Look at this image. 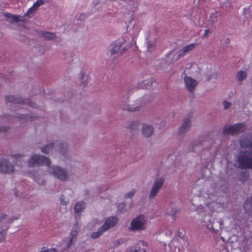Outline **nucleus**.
<instances>
[{"instance_id":"nucleus-1","label":"nucleus","mask_w":252,"mask_h":252,"mask_svg":"<svg viewBox=\"0 0 252 252\" xmlns=\"http://www.w3.org/2000/svg\"><path fill=\"white\" fill-rule=\"evenodd\" d=\"M239 143L242 147L249 149L242 153L238 158V166L252 168V142L250 141L249 136L241 137Z\"/></svg>"},{"instance_id":"nucleus-2","label":"nucleus","mask_w":252,"mask_h":252,"mask_svg":"<svg viewBox=\"0 0 252 252\" xmlns=\"http://www.w3.org/2000/svg\"><path fill=\"white\" fill-rule=\"evenodd\" d=\"M24 157L21 154H16L9 155L8 159L0 158V172L8 174L13 173L15 171L14 167L9 160L16 163L21 162Z\"/></svg>"},{"instance_id":"nucleus-3","label":"nucleus","mask_w":252,"mask_h":252,"mask_svg":"<svg viewBox=\"0 0 252 252\" xmlns=\"http://www.w3.org/2000/svg\"><path fill=\"white\" fill-rule=\"evenodd\" d=\"M148 220L146 216L139 215L132 220L128 229L131 231L141 232L146 229Z\"/></svg>"},{"instance_id":"nucleus-4","label":"nucleus","mask_w":252,"mask_h":252,"mask_svg":"<svg viewBox=\"0 0 252 252\" xmlns=\"http://www.w3.org/2000/svg\"><path fill=\"white\" fill-rule=\"evenodd\" d=\"M47 173L62 181H66L69 178L67 171L63 168L57 165L47 166Z\"/></svg>"},{"instance_id":"nucleus-5","label":"nucleus","mask_w":252,"mask_h":252,"mask_svg":"<svg viewBox=\"0 0 252 252\" xmlns=\"http://www.w3.org/2000/svg\"><path fill=\"white\" fill-rule=\"evenodd\" d=\"M51 162L50 159L40 155H34L31 157L28 161V166L34 167L40 165H45L47 167L51 165Z\"/></svg>"},{"instance_id":"nucleus-6","label":"nucleus","mask_w":252,"mask_h":252,"mask_svg":"<svg viewBox=\"0 0 252 252\" xmlns=\"http://www.w3.org/2000/svg\"><path fill=\"white\" fill-rule=\"evenodd\" d=\"M203 225L211 232L217 233L219 232L220 229H221L223 226V223L222 221H218L215 222L212 221L209 216L206 217L203 220Z\"/></svg>"},{"instance_id":"nucleus-7","label":"nucleus","mask_w":252,"mask_h":252,"mask_svg":"<svg viewBox=\"0 0 252 252\" xmlns=\"http://www.w3.org/2000/svg\"><path fill=\"white\" fill-rule=\"evenodd\" d=\"M164 183V179L162 177H158L154 180L149 194L150 199H153L157 195Z\"/></svg>"},{"instance_id":"nucleus-8","label":"nucleus","mask_w":252,"mask_h":252,"mask_svg":"<svg viewBox=\"0 0 252 252\" xmlns=\"http://www.w3.org/2000/svg\"><path fill=\"white\" fill-rule=\"evenodd\" d=\"M123 42L121 41H116L113 43L111 45V48L109 51L110 55L115 58L121 55L125 50V48L123 47Z\"/></svg>"},{"instance_id":"nucleus-9","label":"nucleus","mask_w":252,"mask_h":252,"mask_svg":"<svg viewBox=\"0 0 252 252\" xmlns=\"http://www.w3.org/2000/svg\"><path fill=\"white\" fill-rule=\"evenodd\" d=\"M246 129V126L243 123H239L232 125L223 130L224 134H236L244 131Z\"/></svg>"},{"instance_id":"nucleus-10","label":"nucleus","mask_w":252,"mask_h":252,"mask_svg":"<svg viewBox=\"0 0 252 252\" xmlns=\"http://www.w3.org/2000/svg\"><path fill=\"white\" fill-rule=\"evenodd\" d=\"M184 82L186 89L190 92L194 90L198 84L196 80L186 75L184 77Z\"/></svg>"},{"instance_id":"nucleus-11","label":"nucleus","mask_w":252,"mask_h":252,"mask_svg":"<svg viewBox=\"0 0 252 252\" xmlns=\"http://www.w3.org/2000/svg\"><path fill=\"white\" fill-rule=\"evenodd\" d=\"M118 222V219L115 217L108 218L105 222L101 225V228L106 231L114 227Z\"/></svg>"},{"instance_id":"nucleus-12","label":"nucleus","mask_w":252,"mask_h":252,"mask_svg":"<svg viewBox=\"0 0 252 252\" xmlns=\"http://www.w3.org/2000/svg\"><path fill=\"white\" fill-rule=\"evenodd\" d=\"M90 81L89 76L83 71H81L78 74L77 83L82 86H86Z\"/></svg>"},{"instance_id":"nucleus-13","label":"nucleus","mask_w":252,"mask_h":252,"mask_svg":"<svg viewBox=\"0 0 252 252\" xmlns=\"http://www.w3.org/2000/svg\"><path fill=\"white\" fill-rule=\"evenodd\" d=\"M154 128L152 125L149 124H144L141 128V134L145 137H149L153 133Z\"/></svg>"},{"instance_id":"nucleus-14","label":"nucleus","mask_w":252,"mask_h":252,"mask_svg":"<svg viewBox=\"0 0 252 252\" xmlns=\"http://www.w3.org/2000/svg\"><path fill=\"white\" fill-rule=\"evenodd\" d=\"M190 127V120L189 118H185L181 126L179 127L178 132L180 135H182L188 132Z\"/></svg>"},{"instance_id":"nucleus-15","label":"nucleus","mask_w":252,"mask_h":252,"mask_svg":"<svg viewBox=\"0 0 252 252\" xmlns=\"http://www.w3.org/2000/svg\"><path fill=\"white\" fill-rule=\"evenodd\" d=\"M183 57L180 54V51H177L175 50L171 51L167 55L168 61L170 62H174L178 61V59Z\"/></svg>"},{"instance_id":"nucleus-16","label":"nucleus","mask_w":252,"mask_h":252,"mask_svg":"<svg viewBox=\"0 0 252 252\" xmlns=\"http://www.w3.org/2000/svg\"><path fill=\"white\" fill-rule=\"evenodd\" d=\"M55 149L62 155L64 156L68 152V146L66 143H56Z\"/></svg>"},{"instance_id":"nucleus-17","label":"nucleus","mask_w":252,"mask_h":252,"mask_svg":"<svg viewBox=\"0 0 252 252\" xmlns=\"http://www.w3.org/2000/svg\"><path fill=\"white\" fill-rule=\"evenodd\" d=\"M3 14L5 17L7 18L10 23L24 22L23 17H21L19 15H13L10 13L3 12Z\"/></svg>"},{"instance_id":"nucleus-18","label":"nucleus","mask_w":252,"mask_h":252,"mask_svg":"<svg viewBox=\"0 0 252 252\" xmlns=\"http://www.w3.org/2000/svg\"><path fill=\"white\" fill-rule=\"evenodd\" d=\"M56 143H50L41 148V152L45 154H53L55 152Z\"/></svg>"},{"instance_id":"nucleus-19","label":"nucleus","mask_w":252,"mask_h":252,"mask_svg":"<svg viewBox=\"0 0 252 252\" xmlns=\"http://www.w3.org/2000/svg\"><path fill=\"white\" fill-rule=\"evenodd\" d=\"M140 125V124L139 121H134L130 122L127 128L129 129L130 133L135 134L138 132Z\"/></svg>"},{"instance_id":"nucleus-20","label":"nucleus","mask_w":252,"mask_h":252,"mask_svg":"<svg viewBox=\"0 0 252 252\" xmlns=\"http://www.w3.org/2000/svg\"><path fill=\"white\" fill-rule=\"evenodd\" d=\"M6 224L7 221L5 219L0 220V230L1 229L0 232V242L5 238L6 235L5 229L7 228Z\"/></svg>"},{"instance_id":"nucleus-21","label":"nucleus","mask_w":252,"mask_h":252,"mask_svg":"<svg viewBox=\"0 0 252 252\" xmlns=\"http://www.w3.org/2000/svg\"><path fill=\"white\" fill-rule=\"evenodd\" d=\"M44 2L42 0H38L35 3L33 4L32 6L28 10L27 13L25 14L24 16L28 15L29 17H31L30 15L33 13L39 6L41 5Z\"/></svg>"},{"instance_id":"nucleus-22","label":"nucleus","mask_w":252,"mask_h":252,"mask_svg":"<svg viewBox=\"0 0 252 252\" xmlns=\"http://www.w3.org/2000/svg\"><path fill=\"white\" fill-rule=\"evenodd\" d=\"M78 230L76 229H73L71 231L70 233L68 236L67 247H70V245L75 241L78 235Z\"/></svg>"},{"instance_id":"nucleus-23","label":"nucleus","mask_w":252,"mask_h":252,"mask_svg":"<svg viewBox=\"0 0 252 252\" xmlns=\"http://www.w3.org/2000/svg\"><path fill=\"white\" fill-rule=\"evenodd\" d=\"M197 45V43H191L186 46L183 48L182 50H179L180 54L182 55V57H183L185 53H188L193 50Z\"/></svg>"},{"instance_id":"nucleus-24","label":"nucleus","mask_w":252,"mask_h":252,"mask_svg":"<svg viewBox=\"0 0 252 252\" xmlns=\"http://www.w3.org/2000/svg\"><path fill=\"white\" fill-rule=\"evenodd\" d=\"M245 210L249 215H252V197L248 198L244 204Z\"/></svg>"},{"instance_id":"nucleus-25","label":"nucleus","mask_w":252,"mask_h":252,"mask_svg":"<svg viewBox=\"0 0 252 252\" xmlns=\"http://www.w3.org/2000/svg\"><path fill=\"white\" fill-rule=\"evenodd\" d=\"M247 76V72L245 70H240L237 74L236 79L238 82H242Z\"/></svg>"},{"instance_id":"nucleus-26","label":"nucleus","mask_w":252,"mask_h":252,"mask_svg":"<svg viewBox=\"0 0 252 252\" xmlns=\"http://www.w3.org/2000/svg\"><path fill=\"white\" fill-rule=\"evenodd\" d=\"M85 208V203L83 202H77L74 206L75 213H80Z\"/></svg>"},{"instance_id":"nucleus-27","label":"nucleus","mask_w":252,"mask_h":252,"mask_svg":"<svg viewBox=\"0 0 252 252\" xmlns=\"http://www.w3.org/2000/svg\"><path fill=\"white\" fill-rule=\"evenodd\" d=\"M152 85V81L151 79H148L143 81L138 84L139 88H146Z\"/></svg>"},{"instance_id":"nucleus-28","label":"nucleus","mask_w":252,"mask_h":252,"mask_svg":"<svg viewBox=\"0 0 252 252\" xmlns=\"http://www.w3.org/2000/svg\"><path fill=\"white\" fill-rule=\"evenodd\" d=\"M105 232L104 230L101 228V226L97 231L94 232L91 234V237L92 239H96L99 237L102 234Z\"/></svg>"},{"instance_id":"nucleus-29","label":"nucleus","mask_w":252,"mask_h":252,"mask_svg":"<svg viewBox=\"0 0 252 252\" xmlns=\"http://www.w3.org/2000/svg\"><path fill=\"white\" fill-rule=\"evenodd\" d=\"M42 36L46 40L54 39L56 37V34L54 32H44L42 33Z\"/></svg>"},{"instance_id":"nucleus-30","label":"nucleus","mask_w":252,"mask_h":252,"mask_svg":"<svg viewBox=\"0 0 252 252\" xmlns=\"http://www.w3.org/2000/svg\"><path fill=\"white\" fill-rule=\"evenodd\" d=\"M143 106L142 103H140V104L136 106H125L123 107L124 109L130 111H138Z\"/></svg>"},{"instance_id":"nucleus-31","label":"nucleus","mask_w":252,"mask_h":252,"mask_svg":"<svg viewBox=\"0 0 252 252\" xmlns=\"http://www.w3.org/2000/svg\"><path fill=\"white\" fill-rule=\"evenodd\" d=\"M34 180L40 185H44L45 183V180L42 177H39L37 175H35L34 176Z\"/></svg>"},{"instance_id":"nucleus-32","label":"nucleus","mask_w":252,"mask_h":252,"mask_svg":"<svg viewBox=\"0 0 252 252\" xmlns=\"http://www.w3.org/2000/svg\"><path fill=\"white\" fill-rule=\"evenodd\" d=\"M179 213V209L174 208L172 209L170 213V216L173 219H174L176 217V215Z\"/></svg>"},{"instance_id":"nucleus-33","label":"nucleus","mask_w":252,"mask_h":252,"mask_svg":"<svg viewBox=\"0 0 252 252\" xmlns=\"http://www.w3.org/2000/svg\"><path fill=\"white\" fill-rule=\"evenodd\" d=\"M210 21L211 24L217 22L218 16L216 13H212L210 16Z\"/></svg>"},{"instance_id":"nucleus-34","label":"nucleus","mask_w":252,"mask_h":252,"mask_svg":"<svg viewBox=\"0 0 252 252\" xmlns=\"http://www.w3.org/2000/svg\"><path fill=\"white\" fill-rule=\"evenodd\" d=\"M136 190L135 189H132L129 192H127L125 195V198H132L135 194Z\"/></svg>"},{"instance_id":"nucleus-35","label":"nucleus","mask_w":252,"mask_h":252,"mask_svg":"<svg viewBox=\"0 0 252 252\" xmlns=\"http://www.w3.org/2000/svg\"><path fill=\"white\" fill-rule=\"evenodd\" d=\"M222 105L224 109L226 110L232 106V103L226 100L222 101Z\"/></svg>"},{"instance_id":"nucleus-36","label":"nucleus","mask_w":252,"mask_h":252,"mask_svg":"<svg viewBox=\"0 0 252 252\" xmlns=\"http://www.w3.org/2000/svg\"><path fill=\"white\" fill-rule=\"evenodd\" d=\"M135 24V21L132 19L129 22V24L127 25V31L129 29H132L134 28V25Z\"/></svg>"},{"instance_id":"nucleus-37","label":"nucleus","mask_w":252,"mask_h":252,"mask_svg":"<svg viewBox=\"0 0 252 252\" xmlns=\"http://www.w3.org/2000/svg\"><path fill=\"white\" fill-rule=\"evenodd\" d=\"M60 202L63 205H66L68 203V200L65 197L62 196L60 198Z\"/></svg>"},{"instance_id":"nucleus-38","label":"nucleus","mask_w":252,"mask_h":252,"mask_svg":"<svg viewBox=\"0 0 252 252\" xmlns=\"http://www.w3.org/2000/svg\"><path fill=\"white\" fill-rule=\"evenodd\" d=\"M147 44L148 50L149 52L152 51L154 49L155 44L151 42H148Z\"/></svg>"},{"instance_id":"nucleus-39","label":"nucleus","mask_w":252,"mask_h":252,"mask_svg":"<svg viewBox=\"0 0 252 252\" xmlns=\"http://www.w3.org/2000/svg\"><path fill=\"white\" fill-rule=\"evenodd\" d=\"M41 252H56V250L54 248L47 249L46 250L42 251Z\"/></svg>"},{"instance_id":"nucleus-40","label":"nucleus","mask_w":252,"mask_h":252,"mask_svg":"<svg viewBox=\"0 0 252 252\" xmlns=\"http://www.w3.org/2000/svg\"><path fill=\"white\" fill-rule=\"evenodd\" d=\"M28 117L29 116L27 115H22L19 117V119L21 120L25 119L28 120Z\"/></svg>"},{"instance_id":"nucleus-41","label":"nucleus","mask_w":252,"mask_h":252,"mask_svg":"<svg viewBox=\"0 0 252 252\" xmlns=\"http://www.w3.org/2000/svg\"><path fill=\"white\" fill-rule=\"evenodd\" d=\"M210 30H206L205 31V33L204 34V35H203V37H205V36H206L208 34V33H210Z\"/></svg>"},{"instance_id":"nucleus-42","label":"nucleus","mask_w":252,"mask_h":252,"mask_svg":"<svg viewBox=\"0 0 252 252\" xmlns=\"http://www.w3.org/2000/svg\"><path fill=\"white\" fill-rule=\"evenodd\" d=\"M7 98L9 101H13L14 99V97L12 95H10V96H7Z\"/></svg>"},{"instance_id":"nucleus-43","label":"nucleus","mask_w":252,"mask_h":252,"mask_svg":"<svg viewBox=\"0 0 252 252\" xmlns=\"http://www.w3.org/2000/svg\"><path fill=\"white\" fill-rule=\"evenodd\" d=\"M141 243L143 246H146L147 245V243L146 242H145L144 241H142Z\"/></svg>"},{"instance_id":"nucleus-44","label":"nucleus","mask_w":252,"mask_h":252,"mask_svg":"<svg viewBox=\"0 0 252 252\" xmlns=\"http://www.w3.org/2000/svg\"><path fill=\"white\" fill-rule=\"evenodd\" d=\"M229 42H230V40H229V38H227V39L225 40V43H229Z\"/></svg>"},{"instance_id":"nucleus-45","label":"nucleus","mask_w":252,"mask_h":252,"mask_svg":"<svg viewBox=\"0 0 252 252\" xmlns=\"http://www.w3.org/2000/svg\"><path fill=\"white\" fill-rule=\"evenodd\" d=\"M210 201H207V200H206L205 201V202L204 203V204L206 205H208V204L209 203Z\"/></svg>"},{"instance_id":"nucleus-46","label":"nucleus","mask_w":252,"mask_h":252,"mask_svg":"<svg viewBox=\"0 0 252 252\" xmlns=\"http://www.w3.org/2000/svg\"><path fill=\"white\" fill-rule=\"evenodd\" d=\"M205 198V197H204V196H200V199H202L203 201H204V200H203V198Z\"/></svg>"},{"instance_id":"nucleus-47","label":"nucleus","mask_w":252,"mask_h":252,"mask_svg":"<svg viewBox=\"0 0 252 252\" xmlns=\"http://www.w3.org/2000/svg\"><path fill=\"white\" fill-rule=\"evenodd\" d=\"M130 252H138V251L136 250H134L133 252L132 251H131Z\"/></svg>"},{"instance_id":"nucleus-48","label":"nucleus","mask_w":252,"mask_h":252,"mask_svg":"<svg viewBox=\"0 0 252 252\" xmlns=\"http://www.w3.org/2000/svg\"><path fill=\"white\" fill-rule=\"evenodd\" d=\"M211 194H210L208 196V197L210 198V197H211Z\"/></svg>"},{"instance_id":"nucleus-49","label":"nucleus","mask_w":252,"mask_h":252,"mask_svg":"<svg viewBox=\"0 0 252 252\" xmlns=\"http://www.w3.org/2000/svg\"><path fill=\"white\" fill-rule=\"evenodd\" d=\"M120 205L124 206V204H121Z\"/></svg>"}]
</instances>
